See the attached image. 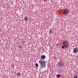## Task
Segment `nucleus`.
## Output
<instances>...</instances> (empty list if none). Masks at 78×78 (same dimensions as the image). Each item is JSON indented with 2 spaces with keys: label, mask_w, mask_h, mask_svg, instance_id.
<instances>
[{
  "label": "nucleus",
  "mask_w": 78,
  "mask_h": 78,
  "mask_svg": "<svg viewBox=\"0 0 78 78\" xmlns=\"http://www.w3.org/2000/svg\"><path fill=\"white\" fill-rule=\"evenodd\" d=\"M52 33H53V32H52V31H51V30H50L49 31V34H52Z\"/></svg>",
  "instance_id": "11"
},
{
  "label": "nucleus",
  "mask_w": 78,
  "mask_h": 78,
  "mask_svg": "<svg viewBox=\"0 0 78 78\" xmlns=\"http://www.w3.org/2000/svg\"><path fill=\"white\" fill-rule=\"evenodd\" d=\"M68 13H69V10L67 9H65L64 10V15H66Z\"/></svg>",
  "instance_id": "3"
},
{
  "label": "nucleus",
  "mask_w": 78,
  "mask_h": 78,
  "mask_svg": "<svg viewBox=\"0 0 78 78\" xmlns=\"http://www.w3.org/2000/svg\"><path fill=\"white\" fill-rule=\"evenodd\" d=\"M67 44V42L66 41H64L63 42L62 44L63 45L66 46V45Z\"/></svg>",
  "instance_id": "8"
},
{
  "label": "nucleus",
  "mask_w": 78,
  "mask_h": 78,
  "mask_svg": "<svg viewBox=\"0 0 78 78\" xmlns=\"http://www.w3.org/2000/svg\"><path fill=\"white\" fill-rule=\"evenodd\" d=\"M59 45V44H57L56 45H57V46H58Z\"/></svg>",
  "instance_id": "17"
},
{
  "label": "nucleus",
  "mask_w": 78,
  "mask_h": 78,
  "mask_svg": "<svg viewBox=\"0 0 78 78\" xmlns=\"http://www.w3.org/2000/svg\"><path fill=\"white\" fill-rule=\"evenodd\" d=\"M78 48H74L73 49V52H74V53H77V52H78Z\"/></svg>",
  "instance_id": "4"
},
{
  "label": "nucleus",
  "mask_w": 78,
  "mask_h": 78,
  "mask_svg": "<svg viewBox=\"0 0 78 78\" xmlns=\"http://www.w3.org/2000/svg\"><path fill=\"white\" fill-rule=\"evenodd\" d=\"M5 45H6V46L7 45V44H5Z\"/></svg>",
  "instance_id": "18"
},
{
  "label": "nucleus",
  "mask_w": 78,
  "mask_h": 78,
  "mask_svg": "<svg viewBox=\"0 0 78 78\" xmlns=\"http://www.w3.org/2000/svg\"><path fill=\"white\" fill-rule=\"evenodd\" d=\"M65 46L64 45H63L62 46V48H63V49H64L65 48L64 47H65Z\"/></svg>",
  "instance_id": "14"
},
{
  "label": "nucleus",
  "mask_w": 78,
  "mask_h": 78,
  "mask_svg": "<svg viewBox=\"0 0 78 78\" xmlns=\"http://www.w3.org/2000/svg\"><path fill=\"white\" fill-rule=\"evenodd\" d=\"M56 76L57 78H59V77H60L61 76V75L60 74H57Z\"/></svg>",
  "instance_id": "10"
},
{
  "label": "nucleus",
  "mask_w": 78,
  "mask_h": 78,
  "mask_svg": "<svg viewBox=\"0 0 78 78\" xmlns=\"http://www.w3.org/2000/svg\"><path fill=\"white\" fill-rule=\"evenodd\" d=\"M19 48H22V46H19Z\"/></svg>",
  "instance_id": "16"
},
{
  "label": "nucleus",
  "mask_w": 78,
  "mask_h": 78,
  "mask_svg": "<svg viewBox=\"0 0 78 78\" xmlns=\"http://www.w3.org/2000/svg\"><path fill=\"white\" fill-rule=\"evenodd\" d=\"M67 47H68V44H66L65 45V48H67Z\"/></svg>",
  "instance_id": "13"
},
{
  "label": "nucleus",
  "mask_w": 78,
  "mask_h": 78,
  "mask_svg": "<svg viewBox=\"0 0 78 78\" xmlns=\"http://www.w3.org/2000/svg\"><path fill=\"white\" fill-rule=\"evenodd\" d=\"M64 66L63 62H62V61H60L59 62V66L58 67H62V66Z\"/></svg>",
  "instance_id": "1"
},
{
  "label": "nucleus",
  "mask_w": 78,
  "mask_h": 78,
  "mask_svg": "<svg viewBox=\"0 0 78 78\" xmlns=\"http://www.w3.org/2000/svg\"><path fill=\"white\" fill-rule=\"evenodd\" d=\"M74 78H78V76H76L74 77Z\"/></svg>",
  "instance_id": "15"
},
{
  "label": "nucleus",
  "mask_w": 78,
  "mask_h": 78,
  "mask_svg": "<svg viewBox=\"0 0 78 78\" xmlns=\"http://www.w3.org/2000/svg\"><path fill=\"white\" fill-rule=\"evenodd\" d=\"M44 62L41 59L38 62V63L40 64L41 65Z\"/></svg>",
  "instance_id": "5"
},
{
  "label": "nucleus",
  "mask_w": 78,
  "mask_h": 78,
  "mask_svg": "<svg viewBox=\"0 0 78 78\" xmlns=\"http://www.w3.org/2000/svg\"><path fill=\"white\" fill-rule=\"evenodd\" d=\"M16 75L18 76H20V75H21L20 73L19 72L17 73Z\"/></svg>",
  "instance_id": "9"
},
{
  "label": "nucleus",
  "mask_w": 78,
  "mask_h": 78,
  "mask_svg": "<svg viewBox=\"0 0 78 78\" xmlns=\"http://www.w3.org/2000/svg\"><path fill=\"white\" fill-rule=\"evenodd\" d=\"M41 58L42 59H44L45 58V56L44 55H42L41 56Z\"/></svg>",
  "instance_id": "6"
},
{
  "label": "nucleus",
  "mask_w": 78,
  "mask_h": 78,
  "mask_svg": "<svg viewBox=\"0 0 78 78\" xmlns=\"http://www.w3.org/2000/svg\"><path fill=\"white\" fill-rule=\"evenodd\" d=\"M29 19V18H28V17H26L24 19L25 20V21H26L27 22V21Z\"/></svg>",
  "instance_id": "7"
},
{
  "label": "nucleus",
  "mask_w": 78,
  "mask_h": 78,
  "mask_svg": "<svg viewBox=\"0 0 78 78\" xmlns=\"http://www.w3.org/2000/svg\"><path fill=\"white\" fill-rule=\"evenodd\" d=\"M35 66L36 67H38V64L37 63L36 64Z\"/></svg>",
  "instance_id": "12"
},
{
  "label": "nucleus",
  "mask_w": 78,
  "mask_h": 78,
  "mask_svg": "<svg viewBox=\"0 0 78 78\" xmlns=\"http://www.w3.org/2000/svg\"><path fill=\"white\" fill-rule=\"evenodd\" d=\"M46 66V64H45V62H44L41 64V68H42V67L44 68V67H45Z\"/></svg>",
  "instance_id": "2"
}]
</instances>
